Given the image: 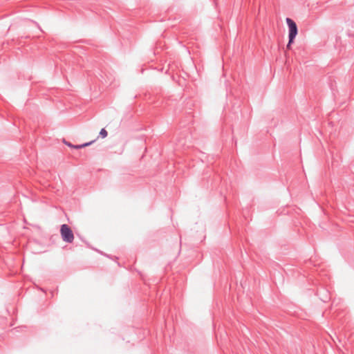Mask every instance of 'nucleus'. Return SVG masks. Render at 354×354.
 <instances>
[{"label": "nucleus", "instance_id": "obj_4", "mask_svg": "<svg viewBox=\"0 0 354 354\" xmlns=\"http://www.w3.org/2000/svg\"><path fill=\"white\" fill-rule=\"evenodd\" d=\"M108 135V133H107V131L105 129H102L100 131V133H99V136L102 138H104L107 136Z\"/></svg>", "mask_w": 354, "mask_h": 354}, {"label": "nucleus", "instance_id": "obj_3", "mask_svg": "<svg viewBox=\"0 0 354 354\" xmlns=\"http://www.w3.org/2000/svg\"><path fill=\"white\" fill-rule=\"evenodd\" d=\"M93 142L94 141H91L89 142H86V143L80 145H73L71 144L70 142H66V145H67L68 147H70L71 148L81 149V148H83V147H87V146L91 145Z\"/></svg>", "mask_w": 354, "mask_h": 354}, {"label": "nucleus", "instance_id": "obj_2", "mask_svg": "<svg viewBox=\"0 0 354 354\" xmlns=\"http://www.w3.org/2000/svg\"><path fill=\"white\" fill-rule=\"evenodd\" d=\"M286 21L288 26V38H290V42H294L298 33L297 26L290 18H286Z\"/></svg>", "mask_w": 354, "mask_h": 354}, {"label": "nucleus", "instance_id": "obj_1", "mask_svg": "<svg viewBox=\"0 0 354 354\" xmlns=\"http://www.w3.org/2000/svg\"><path fill=\"white\" fill-rule=\"evenodd\" d=\"M60 234L64 242L71 243L74 240V234L71 228L66 224L61 225Z\"/></svg>", "mask_w": 354, "mask_h": 354}, {"label": "nucleus", "instance_id": "obj_5", "mask_svg": "<svg viewBox=\"0 0 354 354\" xmlns=\"http://www.w3.org/2000/svg\"><path fill=\"white\" fill-rule=\"evenodd\" d=\"M294 42H290V38H288V44L286 45V49L288 50H290L291 49V45L292 44H293Z\"/></svg>", "mask_w": 354, "mask_h": 354}]
</instances>
